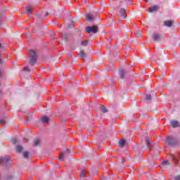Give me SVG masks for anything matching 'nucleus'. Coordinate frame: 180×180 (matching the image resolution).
I'll return each mask as SVG.
<instances>
[{
  "instance_id": "nucleus-3",
  "label": "nucleus",
  "mask_w": 180,
  "mask_h": 180,
  "mask_svg": "<svg viewBox=\"0 0 180 180\" xmlns=\"http://www.w3.org/2000/svg\"><path fill=\"white\" fill-rule=\"evenodd\" d=\"M171 127L175 128V127H179V122L176 120L171 121L170 122Z\"/></svg>"
},
{
  "instance_id": "nucleus-28",
  "label": "nucleus",
  "mask_w": 180,
  "mask_h": 180,
  "mask_svg": "<svg viewBox=\"0 0 180 180\" xmlns=\"http://www.w3.org/2000/svg\"><path fill=\"white\" fill-rule=\"evenodd\" d=\"M123 74H124V71L122 70V71L121 72V75H122V77H123Z\"/></svg>"
},
{
  "instance_id": "nucleus-33",
  "label": "nucleus",
  "mask_w": 180,
  "mask_h": 180,
  "mask_svg": "<svg viewBox=\"0 0 180 180\" xmlns=\"http://www.w3.org/2000/svg\"><path fill=\"white\" fill-rule=\"evenodd\" d=\"M1 46V44H0V47Z\"/></svg>"
},
{
  "instance_id": "nucleus-4",
  "label": "nucleus",
  "mask_w": 180,
  "mask_h": 180,
  "mask_svg": "<svg viewBox=\"0 0 180 180\" xmlns=\"http://www.w3.org/2000/svg\"><path fill=\"white\" fill-rule=\"evenodd\" d=\"M25 11L27 15H32V12H33V7H32L31 6H29L25 8Z\"/></svg>"
},
{
  "instance_id": "nucleus-15",
  "label": "nucleus",
  "mask_w": 180,
  "mask_h": 180,
  "mask_svg": "<svg viewBox=\"0 0 180 180\" xmlns=\"http://www.w3.org/2000/svg\"><path fill=\"white\" fill-rule=\"evenodd\" d=\"M88 44V41H82V46H86Z\"/></svg>"
},
{
  "instance_id": "nucleus-14",
  "label": "nucleus",
  "mask_w": 180,
  "mask_h": 180,
  "mask_svg": "<svg viewBox=\"0 0 180 180\" xmlns=\"http://www.w3.org/2000/svg\"><path fill=\"white\" fill-rule=\"evenodd\" d=\"M28 156H29V153L28 152H24L23 153L24 158H27Z\"/></svg>"
},
{
  "instance_id": "nucleus-19",
  "label": "nucleus",
  "mask_w": 180,
  "mask_h": 180,
  "mask_svg": "<svg viewBox=\"0 0 180 180\" xmlns=\"http://www.w3.org/2000/svg\"><path fill=\"white\" fill-rule=\"evenodd\" d=\"M146 99H148V101H150V100H151V96H150V94H148V95H146Z\"/></svg>"
},
{
  "instance_id": "nucleus-26",
  "label": "nucleus",
  "mask_w": 180,
  "mask_h": 180,
  "mask_svg": "<svg viewBox=\"0 0 180 180\" xmlns=\"http://www.w3.org/2000/svg\"><path fill=\"white\" fill-rule=\"evenodd\" d=\"M175 180H180V176H177L175 177Z\"/></svg>"
},
{
  "instance_id": "nucleus-21",
  "label": "nucleus",
  "mask_w": 180,
  "mask_h": 180,
  "mask_svg": "<svg viewBox=\"0 0 180 180\" xmlns=\"http://www.w3.org/2000/svg\"><path fill=\"white\" fill-rule=\"evenodd\" d=\"M84 175H85V171H82L80 172V176H84Z\"/></svg>"
},
{
  "instance_id": "nucleus-17",
  "label": "nucleus",
  "mask_w": 180,
  "mask_h": 180,
  "mask_svg": "<svg viewBox=\"0 0 180 180\" xmlns=\"http://www.w3.org/2000/svg\"><path fill=\"white\" fill-rule=\"evenodd\" d=\"M63 158H64V153H60L59 155L58 159L59 160H63Z\"/></svg>"
},
{
  "instance_id": "nucleus-13",
  "label": "nucleus",
  "mask_w": 180,
  "mask_h": 180,
  "mask_svg": "<svg viewBox=\"0 0 180 180\" xmlns=\"http://www.w3.org/2000/svg\"><path fill=\"white\" fill-rule=\"evenodd\" d=\"M22 150H23V148L20 146H17V151L18 153H20V151H22Z\"/></svg>"
},
{
  "instance_id": "nucleus-7",
  "label": "nucleus",
  "mask_w": 180,
  "mask_h": 180,
  "mask_svg": "<svg viewBox=\"0 0 180 180\" xmlns=\"http://www.w3.org/2000/svg\"><path fill=\"white\" fill-rule=\"evenodd\" d=\"M50 120V119L48 117L43 116L41 118L42 123H47Z\"/></svg>"
},
{
  "instance_id": "nucleus-11",
  "label": "nucleus",
  "mask_w": 180,
  "mask_h": 180,
  "mask_svg": "<svg viewBox=\"0 0 180 180\" xmlns=\"http://www.w3.org/2000/svg\"><path fill=\"white\" fill-rule=\"evenodd\" d=\"M80 58H82V60L85 59V53L84 52V51H80Z\"/></svg>"
},
{
  "instance_id": "nucleus-2",
  "label": "nucleus",
  "mask_w": 180,
  "mask_h": 180,
  "mask_svg": "<svg viewBox=\"0 0 180 180\" xmlns=\"http://www.w3.org/2000/svg\"><path fill=\"white\" fill-rule=\"evenodd\" d=\"M86 32L87 33H96L98 32V27L97 26H88L86 27Z\"/></svg>"
},
{
  "instance_id": "nucleus-8",
  "label": "nucleus",
  "mask_w": 180,
  "mask_h": 180,
  "mask_svg": "<svg viewBox=\"0 0 180 180\" xmlns=\"http://www.w3.org/2000/svg\"><path fill=\"white\" fill-rule=\"evenodd\" d=\"M126 144V141L124 139H120L119 141V146L123 147Z\"/></svg>"
},
{
  "instance_id": "nucleus-25",
  "label": "nucleus",
  "mask_w": 180,
  "mask_h": 180,
  "mask_svg": "<svg viewBox=\"0 0 180 180\" xmlns=\"http://www.w3.org/2000/svg\"><path fill=\"white\" fill-rule=\"evenodd\" d=\"M146 144L148 147H150V141H148V140H146Z\"/></svg>"
},
{
  "instance_id": "nucleus-6",
  "label": "nucleus",
  "mask_w": 180,
  "mask_h": 180,
  "mask_svg": "<svg viewBox=\"0 0 180 180\" xmlns=\"http://www.w3.org/2000/svg\"><path fill=\"white\" fill-rule=\"evenodd\" d=\"M158 11V7L157 6H154L148 9V12H155Z\"/></svg>"
},
{
  "instance_id": "nucleus-22",
  "label": "nucleus",
  "mask_w": 180,
  "mask_h": 180,
  "mask_svg": "<svg viewBox=\"0 0 180 180\" xmlns=\"http://www.w3.org/2000/svg\"><path fill=\"white\" fill-rule=\"evenodd\" d=\"M0 124H5V120H1Z\"/></svg>"
},
{
  "instance_id": "nucleus-5",
  "label": "nucleus",
  "mask_w": 180,
  "mask_h": 180,
  "mask_svg": "<svg viewBox=\"0 0 180 180\" xmlns=\"http://www.w3.org/2000/svg\"><path fill=\"white\" fill-rule=\"evenodd\" d=\"M165 26H167V27H171L172 26V21L171 20H166L164 22Z\"/></svg>"
},
{
  "instance_id": "nucleus-18",
  "label": "nucleus",
  "mask_w": 180,
  "mask_h": 180,
  "mask_svg": "<svg viewBox=\"0 0 180 180\" xmlns=\"http://www.w3.org/2000/svg\"><path fill=\"white\" fill-rule=\"evenodd\" d=\"M120 13H122V15L124 16V15L126 13V11L124 9H121Z\"/></svg>"
},
{
  "instance_id": "nucleus-32",
  "label": "nucleus",
  "mask_w": 180,
  "mask_h": 180,
  "mask_svg": "<svg viewBox=\"0 0 180 180\" xmlns=\"http://www.w3.org/2000/svg\"><path fill=\"white\" fill-rule=\"evenodd\" d=\"M1 71H0V75H1Z\"/></svg>"
},
{
  "instance_id": "nucleus-24",
  "label": "nucleus",
  "mask_w": 180,
  "mask_h": 180,
  "mask_svg": "<svg viewBox=\"0 0 180 180\" xmlns=\"http://www.w3.org/2000/svg\"><path fill=\"white\" fill-rule=\"evenodd\" d=\"M165 164H168V161L165 160L163 162H162V165H165Z\"/></svg>"
},
{
  "instance_id": "nucleus-34",
  "label": "nucleus",
  "mask_w": 180,
  "mask_h": 180,
  "mask_svg": "<svg viewBox=\"0 0 180 180\" xmlns=\"http://www.w3.org/2000/svg\"><path fill=\"white\" fill-rule=\"evenodd\" d=\"M0 63H1V59H0Z\"/></svg>"
},
{
  "instance_id": "nucleus-1",
  "label": "nucleus",
  "mask_w": 180,
  "mask_h": 180,
  "mask_svg": "<svg viewBox=\"0 0 180 180\" xmlns=\"http://www.w3.org/2000/svg\"><path fill=\"white\" fill-rule=\"evenodd\" d=\"M30 63L31 65H33V64H36V59L37 58V53H36V51L34 50H30Z\"/></svg>"
},
{
  "instance_id": "nucleus-12",
  "label": "nucleus",
  "mask_w": 180,
  "mask_h": 180,
  "mask_svg": "<svg viewBox=\"0 0 180 180\" xmlns=\"http://www.w3.org/2000/svg\"><path fill=\"white\" fill-rule=\"evenodd\" d=\"M93 19H94V17L91 15H86V20H92Z\"/></svg>"
},
{
  "instance_id": "nucleus-10",
  "label": "nucleus",
  "mask_w": 180,
  "mask_h": 180,
  "mask_svg": "<svg viewBox=\"0 0 180 180\" xmlns=\"http://www.w3.org/2000/svg\"><path fill=\"white\" fill-rule=\"evenodd\" d=\"M100 109L101 110H102V112H103V113H106V112H108L106 107H105L104 105H101Z\"/></svg>"
},
{
  "instance_id": "nucleus-30",
  "label": "nucleus",
  "mask_w": 180,
  "mask_h": 180,
  "mask_svg": "<svg viewBox=\"0 0 180 180\" xmlns=\"http://www.w3.org/2000/svg\"><path fill=\"white\" fill-rule=\"evenodd\" d=\"M124 161H126V160L123 159V160H122V162H124Z\"/></svg>"
},
{
  "instance_id": "nucleus-16",
  "label": "nucleus",
  "mask_w": 180,
  "mask_h": 180,
  "mask_svg": "<svg viewBox=\"0 0 180 180\" xmlns=\"http://www.w3.org/2000/svg\"><path fill=\"white\" fill-rule=\"evenodd\" d=\"M40 143V141L39 139L35 140L34 146H39Z\"/></svg>"
},
{
  "instance_id": "nucleus-31",
  "label": "nucleus",
  "mask_w": 180,
  "mask_h": 180,
  "mask_svg": "<svg viewBox=\"0 0 180 180\" xmlns=\"http://www.w3.org/2000/svg\"><path fill=\"white\" fill-rule=\"evenodd\" d=\"M173 160L175 161V160H176V159L175 158H174Z\"/></svg>"
},
{
  "instance_id": "nucleus-20",
  "label": "nucleus",
  "mask_w": 180,
  "mask_h": 180,
  "mask_svg": "<svg viewBox=\"0 0 180 180\" xmlns=\"http://www.w3.org/2000/svg\"><path fill=\"white\" fill-rule=\"evenodd\" d=\"M158 39H160V36L157 34L154 35V40H158Z\"/></svg>"
},
{
  "instance_id": "nucleus-29",
  "label": "nucleus",
  "mask_w": 180,
  "mask_h": 180,
  "mask_svg": "<svg viewBox=\"0 0 180 180\" xmlns=\"http://www.w3.org/2000/svg\"><path fill=\"white\" fill-rule=\"evenodd\" d=\"M46 16H49V13H46Z\"/></svg>"
},
{
  "instance_id": "nucleus-23",
  "label": "nucleus",
  "mask_w": 180,
  "mask_h": 180,
  "mask_svg": "<svg viewBox=\"0 0 180 180\" xmlns=\"http://www.w3.org/2000/svg\"><path fill=\"white\" fill-rule=\"evenodd\" d=\"M24 71H30V69L29 68V67H25L24 68Z\"/></svg>"
},
{
  "instance_id": "nucleus-9",
  "label": "nucleus",
  "mask_w": 180,
  "mask_h": 180,
  "mask_svg": "<svg viewBox=\"0 0 180 180\" xmlns=\"http://www.w3.org/2000/svg\"><path fill=\"white\" fill-rule=\"evenodd\" d=\"M9 160H11L10 157H8L6 159L5 158H0V165L2 164V162H4V161H6V162H8V161H9Z\"/></svg>"
},
{
  "instance_id": "nucleus-27",
  "label": "nucleus",
  "mask_w": 180,
  "mask_h": 180,
  "mask_svg": "<svg viewBox=\"0 0 180 180\" xmlns=\"http://www.w3.org/2000/svg\"><path fill=\"white\" fill-rule=\"evenodd\" d=\"M69 27H74V23H72L71 25H69Z\"/></svg>"
}]
</instances>
